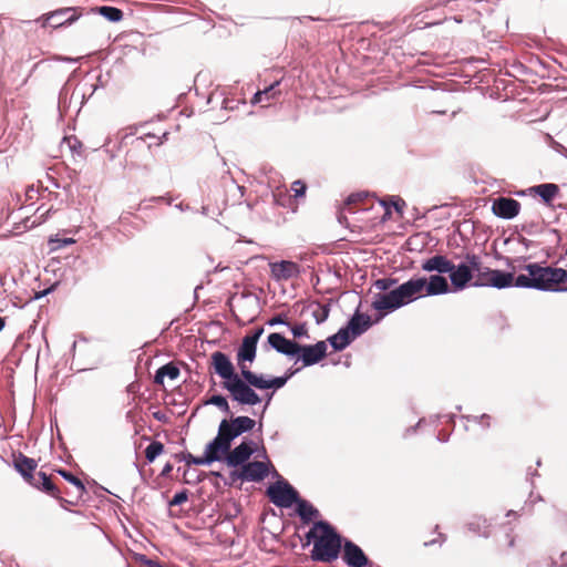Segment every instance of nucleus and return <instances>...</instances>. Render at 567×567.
<instances>
[{
	"instance_id": "1",
	"label": "nucleus",
	"mask_w": 567,
	"mask_h": 567,
	"mask_svg": "<svg viewBox=\"0 0 567 567\" xmlns=\"http://www.w3.org/2000/svg\"><path fill=\"white\" fill-rule=\"evenodd\" d=\"M208 369L210 373L217 374L223 380L221 388L228 392L234 402L250 406L261 402V398L255 389H280L289 378L300 370L298 368L290 371L286 377H277L270 380H267L262 374L245 371V380H243L230 358L221 351H215L210 354Z\"/></svg>"
},
{
	"instance_id": "2",
	"label": "nucleus",
	"mask_w": 567,
	"mask_h": 567,
	"mask_svg": "<svg viewBox=\"0 0 567 567\" xmlns=\"http://www.w3.org/2000/svg\"><path fill=\"white\" fill-rule=\"evenodd\" d=\"M306 538L313 544L310 555L313 561L332 563L339 557L342 537L328 522H315Z\"/></svg>"
},
{
	"instance_id": "3",
	"label": "nucleus",
	"mask_w": 567,
	"mask_h": 567,
	"mask_svg": "<svg viewBox=\"0 0 567 567\" xmlns=\"http://www.w3.org/2000/svg\"><path fill=\"white\" fill-rule=\"evenodd\" d=\"M524 269L534 277V289L544 291H560L567 288L560 285L567 284V271L563 268L543 267L537 262L528 264Z\"/></svg>"
},
{
	"instance_id": "4",
	"label": "nucleus",
	"mask_w": 567,
	"mask_h": 567,
	"mask_svg": "<svg viewBox=\"0 0 567 567\" xmlns=\"http://www.w3.org/2000/svg\"><path fill=\"white\" fill-rule=\"evenodd\" d=\"M465 258L476 271L474 286H491L498 289L513 286L514 274L483 267L481 258L474 254H467Z\"/></svg>"
},
{
	"instance_id": "5",
	"label": "nucleus",
	"mask_w": 567,
	"mask_h": 567,
	"mask_svg": "<svg viewBox=\"0 0 567 567\" xmlns=\"http://www.w3.org/2000/svg\"><path fill=\"white\" fill-rule=\"evenodd\" d=\"M267 496L278 507L288 508L299 499L298 492L285 481H278L267 488Z\"/></svg>"
},
{
	"instance_id": "6",
	"label": "nucleus",
	"mask_w": 567,
	"mask_h": 567,
	"mask_svg": "<svg viewBox=\"0 0 567 567\" xmlns=\"http://www.w3.org/2000/svg\"><path fill=\"white\" fill-rule=\"evenodd\" d=\"M226 424L218 427L217 436L206 446V452L209 455V460L220 461L224 456L230 452L233 439L226 432Z\"/></svg>"
},
{
	"instance_id": "7",
	"label": "nucleus",
	"mask_w": 567,
	"mask_h": 567,
	"mask_svg": "<svg viewBox=\"0 0 567 567\" xmlns=\"http://www.w3.org/2000/svg\"><path fill=\"white\" fill-rule=\"evenodd\" d=\"M327 343L326 341H318L315 344L302 346L298 343L299 359L302 362V367H310L319 363L327 357Z\"/></svg>"
},
{
	"instance_id": "8",
	"label": "nucleus",
	"mask_w": 567,
	"mask_h": 567,
	"mask_svg": "<svg viewBox=\"0 0 567 567\" xmlns=\"http://www.w3.org/2000/svg\"><path fill=\"white\" fill-rule=\"evenodd\" d=\"M404 306L398 287L385 293H377L372 308L381 312V317Z\"/></svg>"
},
{
	"instance_id": "9",
	"label": "nucleus",
	"mask_w": 567,
	"mask_h": 567,
	"mask_svg": "<svg viewBox=\"0 0 567 567\" xmlns=\"http://www.w3.org/2000/svg\"><path fill=\"white\" fill-rule=\"evenodd\" d=\"M257 355V343L250 341V339L243 338L241 344L239 346L236 353V361L239 368V377L245 380L246 372L251 371L250 367L247 364L252 363Z\"/></svg>"
},
{
	"instance_id": "10",
	"label": "nucleus",
	"mask_w": 567,
	"mask_h": 567,
	"mask_svg": "<svg viewBox=\"0 0 567 567\" xmlns=\"http://www.w3.org/2000/svg\"><path fill=\"white\" fill-rule=\"evenodd\" d=\"M425 277H413L398 287L404 306L425 297Z\"/></svg>"
},
{
	"instance_id": "11",
	"label": "nucleus",
	"mask_w": 567,
	"mask_h": 567,
	"mask_svg": "<svg viewBox=\"0 0 567 567\" xmlns=\"http://www.w3.org/2000/svg\"><path fill=\"white\" fill-rule=\"evenodd\" d=\"M474 272L476 271L468 261L467 264L454 265L453 270H450V280L453 291L465 289L474 278Z\"/></svg>"
},
{
	"instance_id": "12",
	"label": "nucleus",
	"mask_w": 567,
	"mask_h": 567,
	"mask_svg": "<svg viewBox=\"0 0 567 567\" xmlns=\"http://www.w3.org/2000/svg\"><path fill=\"white\" fill-rule=\"evenodd\" d=\"M492 212L503 219H513L520 212V203L511 197H497L493 200Z\"/></svg>"
},
{
	"instance_id": "13",
	"label": "nucleus",
	"mask_w": 567,
	"mask_h": 567,
	"mask_svg": "<svg viewBox=\"0 0 567 567\" xmlns=\"http://www.w3.org/2000/svg\"><path fill=\"white\" fill-rule=\"evenodd\" d=\"M269 473L268 464L260 461L249 462L243 465L238 477L243 481L259 482Z\"/></svg>"
},
{
	"instance_id": "14",
	"label": "nucleus",
	"mask_w": 567,
	"mask_h": 567,
	"mask_svg": "<svg viewBox=\"0 0 567 567\" xmlns=\"http://www.w3.org/2000/svg\"><path fill=\"white\" fill-rule=\"evenodd\" d=\"M342 558L349 567H365L369 563L363 550L351 540H346L343 544Z\"/></svg>"
},
{
	"instance_id": "15",
	"label": "nucleus",
	"mask_w": 567,
	"mask_h": 567,
	"mask_svg": "<svg viewBox=\"0 0 567 567\" xmlns=\"http://www.w3.org/2000/svg\"><path fill=\"white\" fill-rule=\"evenodd\" d=\"M227 425L226 432L234 440L240 434L251 431L256 424L255 420L249 416H237L231 419L230 421L223 420L220 425Z\"/></svg>"
},
{
	"instance_id": "16",
	"label": "nucleus",
	"mask_w": 567,
	"mask_h": 567,
	"mask_svg": "<svg viewBox=\"0 0 567 567\" xmlns=\"http://www.w3.org/2000/svg\"><path fill=\"white\" fill-rule=\"evenodd\" d=\"M268 343L277 352L285 355L293 357L298 353V342L287 339L280 333H270L268 336Z\"/></svg>"
},
{
	"instance_id": "17",
	"label": "nucleus",
	"mask_w": 567,
	"mask_h": 567,
	"mask_svg": "<svg viewBox=\"0 0 567 567\" xmlns=\"http://www.w3.org/2000/svg\"><path fill=\"white\" fill-rule=\"evenodd\" d=\"M270 271L271 276L275 280L281 281V280H288L293 277H297L299 274V266L298 264L289 260H282L279 262H271L270 264Z\"/></svg>"
},
{
	"instance_id": "18",
	"label": "nucleus",
	"mask_w": 567,
	"mask_h": 567,
	"mask_svg": "<svg viewBox=\"0 0 567 567\" xmlns=\"http://www.w3.org/2000/svg\"><path fill=\"white\" fill-rule=\"evenodd\" d=\"M421 268L429 272L436 271L437 275L450 274V270L454 268V264L443 255H434L423 261Z\"/></svg>"
},
{
	"instance_id": "19",
	"label": "nucleus",
	"mask_w": 567,
	"mask_h": 567,
	"mask_svg": "<svg viewBox=\"0 0 567 567\" xmlns=\"http://www.w3.org/2000/svg\"><path fill=\"white\" fill-rule=\"evenodd\" d=\"M25 481L35 488L41 489L51 496H56L58 487L52 483L50 476H48L44 472L34 471L30 476L25 478Z\"/></svg>"
},
{
	"instance_id": "20",
	"label": "nucleus",
	"mask_w": 567,
	"mask_h": 567,
	"mask_svg": "<svg viewBox=\"0 0 567 567\" xmlns=\"http://www.w3.org/2000/svg\"><path fill=\"white\" fill-rule=\"evenodd\" d=\"M252 453V447L248 443L243 442L227 454L226 462L233 467L244 465L250 458Z\"/></svg>"
},
{
	"instance_id": "21",
	"label": "nucleus",
	"mask_w": 567,
	"mask_h": 567,
	"mask_svg": "<svg viewBox=\"0 0 567 567\" xmlns=\"http://www.w3.org/2000/svg\"><path fill=\"white\" fill-rule=\"evenodd\" d=\"M425 286L426 296L444 295L451 291L447 279L441 275H432L429 279L425 278Z\"/></svg>"
},
{
	"instance_id": "22",
	"label": "nucleus",
	"mask_w": 567,
	"mask_h": 567,
	"mask_svg": "<svg viewBox=\"0 0 567 567\" xmlns=\"http://www.w3.org/2000/svg\"><path fill=\"white\" fill-rule=\"evenodd\" d=\"M370 326L371 318L368 315L355 312L349 320L347 329H349L352 337L355 338L367 331Z\"/></svg>"
},
{
	"instance_id": "23",
	"label": "nucleus",
	"mask_w": 567,
	"mask_h": 567,
	"mask_svg": "<svg viewBox=\"0 0 567 567\" xmlns=\"http://www.w3.org/2000/svg\"><path fill=\"white\" fill-rule=\"evenodd\" d=\"M71 21V16H69V9H61L56 10L54 12H51L50 14L45 16L42 20V25L44 28H59L68 22Z\"/></svg>"
},
{
	"instance_id": "24",
	"label": "nucleus",
	"mask_w": 567,
	"mask_h": 567,
	"mask_svg": "<svg viewBox=\"0 0 567 567\" xmlns=\"http://www.w3.org/2000/svg\"><path fill=\"white\" fill-rule=\"evenodd\" d=\"M297 514L305 524H309L320 516L319 511L306 499L299 498L297 501Z\"/></svg>"
},
{
	"instance_id": "25",
	"label": "nucleus",
	"mask_w": 567,
	"mask_h": 567,
	"mask_svg": "<svg viewBox=\"0 0 567 567\" xmlns=\"http://www.w3.org/2000/svg\"><path fill=\"white\" fill-rule=\"evenodd\" d=\"M279 82H275L264 90H259L252 97V103H265L264 106L270 105V102L280 95V91L277 90Z\"/></svg>"
},
{
	"instance_id": "26",
	"label": "nucleus",
	"mask_w": 567,
	"mask_h": 567,
	"mask_svg": "<svg viewBox=\"0 0 567 567\" xmlns=\"http://www.w3.org/2000/svg\"><path fill=\"white\" fill-rule=\"evenodd\" d=\"M179 374H181V371H179L178 367H176L174 363L169 362L167 364H164L156 371L155 377H154V383L163 385L165 378H168L171 380H176L179 377Z\"/></svg>"
},
{
	"instance_id": "27",
	"label": "nucleus",
	"mask_w": 567,
	"mask_h": 567,
	"mask_svg": "<svg viewBox=\"0 0 567 567\" xmlns=\"http://www.w3.org/2000/svg\"><path fill=\"white\" fill-rule=\"evenodd\" d=\"M354 339L349 329L342 328L336 334L328 338V341L336 351L343 350Z\"/></svg>"
},
{
	"instance_id": "28",
	"label": "nucleus",
	"mask_w": 567,
	"mask_h": 567,
	"mask_svg": "<svg viewBox=\"0 0 567 567\" xmlns=\"http://www.w3.org/2000/svg\"><path fill=\"white\" fill-rule=\"evenodd\" d=\"M532 190L537 194L544 203L549 205L559 193V187L556 184L546 183L534 186Z\"/></svg>"
},
{
	"instance_id": "29",
	"label": "nucleus",
	"mask_w": 567,
	"mask_h": 567,
	"mask_svg": "<svg viewBox=\"0 0 567 567\" xmlns=\"http://www.w3.org/2000/svg\"><path fill=\"white\" fill-rule=\"evenodd\" d=\"M14 466L18 470L19 473L23 476L25 480L28 476H30L37 468V462L33 458L27 457L23 454H20L14 458Z\"/></svg>"
},
{
	"instance_id": "30",
	"label": "nucleus",
	"mask_w": 567,
	"mask_h": 567,
	"mask_svg": "<svg viewBox=\"0 0 567 567\" xmlns=\"http://www.w3.org/2000/svg\"><path fill=\"white\" fill-rule=\"evenodd\" d=\"M96 11L111 22H118L123 19V11L115 7L102 6Z\"/></svg>"
},
{
	"instance_id": "31",
	"label": "nucleus",
	"mask_w": 567,
	"mask_h": 567,
	"mask_svg": "<svg viewBox=\"0 0 567 567\" xmlns=\"http://www.w3.org/2000/svg\"><path fill=\"white\" fill-rule=\"evenodd\" d=\"M368 198V194L365 193H354V194H351L346 203H344V207L343 209L344 210H348L350 213H353L354 212V208L363 203L365 199Z\"/></svg>"
},
{
	"instance_id": "32",
	"label": "nucleus",
	"mask_w": 567,
	"mask_h": 567,
	"mask_svg": "<svg viewBox=\"0 0 567 567\" xmlns=\"http://www.w3.org/2000/svg\"><path fill=\"white\" fill-rule=\"evenodd\" d=\"M164 451V444L159 441H153L146 449H145V457L148 462H154V460L162 454Z\"/></svg>"
},
{
	"instance_id": "33",
	"label": "nucleus",
	"mask_w": 567,
	"mask_h": 567,
	"mask_svg": "<svg viewBox=\"0 0 567 567\" xmlns=\"http://www.w3.org/2000/svg\"><path fill=\"white\" fill-rule=\"evenodd\" d=\"M183 460L187 463V465H190V464L205 465V464L213 463V460H209V455L206 451L203 456H194L190 453L183 454Z\"/></svg>"
},
{
	"instance_id": "34",
	"label": "nucleus",
	"mask_w": 567,
	"mask_h": 567,
	"mask_svg": "<svg viewBox=\"0 0 567 567\" xmlns=\"http://www.w3.org/2000/svg\"><path fill=\"white\" fill-rule=\"evenodd\" d=\"M48 245H49L50 251L52 252V251L59 250L62 247H66V246L71 245V238H68V237L61 238L59 235H55V236H52L49 238Z\"/></svg>"
},
{
	"instance_id": "35",
	"label": "nucleus",
	"mask_w": 567,
	"mask_h": 567,
	"mask_svg": "<svg viewBox=\"0 0 567 567\" xmlns=\"http://www.w3.org/2000/svg\"><path fill=\"white\" fill-rule=\"evenodd\" d=\"M206 403L217 406L225 413L230 412L229 403H228L227 399L220 394H215V395L210 396Z\"/></svg>"
},
{
	"instance_id": "36",
	"label": "nucleus",
	"mask_w": 567,
	"mask_h": 567,
	"mask_svg": "<svg viewBox=\"0 0 567 567\" xmlns=\"http://www.w3.org/2000/svg\"><path fill=\"white\" fill-rule=\"evenodd\" d=\"M513 285L516 287L534 289V277L530 276L528 272L527 275H519L516 278L514 277Z\"/></svg>"
},
{
	"instance_id": "37",
	"label": "nucleus",
	"mask_w": 567,
	"mask_h": 567,
	"mask_svg": "<svg viewBox=\"0 0 567 567\" xmlns=\"http://www.w3.org/2000/svg\"><path fill=\"white\" fill-rule=\"evenodd\" d=\"M290 330H291V333L295 339H300V338H308L309 337V333H308V326L306 322H300V323H296V324H292L290 326Z\"/></svg>"
},
{
	"instance_id": "38",
	"label": "nucleus",
	"mask_w": 567,
	"mask_h": 567,
	"mask_svg": "<svg viewBox=\"0 0 567 567\" xmlns=\"http://www.w3.org/2000/svg\"><path fill=\"white\" fill-rule=\"evenodd\" d=\"M396 279L394 278H381V279H378L375 282H374V286L377 289H379L380 291H390L392 290L391 288L396 284Z\"/></svg>"
},
{
	"instance_id": "39",
	"label": "nucleus",
	"mask_w": 567,
	"mask_h": 567,
	"mask_svg": "<svg viewBox=\"0 0 567 567\" xmlns=\"http://www.w3.org/2000/svg\"><path fill=\"white\" fill-rule=\"evenodd\" d=\"M329 315V308L327 306L317 305V308L312 311L317 323L323 322Z\"/></svg>"
},
{
	"instance_id": "40",
	"label": "nucleus",
	"mask_w": 567,
	"mask_h": 567,
	"mask_svg": "<svg viewBox=\"0 0 567 567\" xmlns=\"http://www.w3.org/2000/svg\"><path fill=\"white\" fill-rule=\"evenodd\" d=\"M291 190L293 192V196L296 198L302 197L306 194L307 185L302 181H300V179L295 181L291 184Z\"/></svg>"
},
{
	"instance_id": "41",
	"label": "nucleus",
	"mask_w": 567,
	"mask_h": 567,
	"mask_svg": "<svg viewBox=\"0 0 567 567\" xmlns=\"http://www.w3.org/2000/svg\"><path fill=\"white\" fill-rule=\"evenodd\" d=\"M188 499V493L186 489L179 492V493H176L173 498L169 501V505L171 506H177V505H181L183 503H185L186 501Z\"/></svg>"
},
{
	"instance_id": "42",
	"label": "nucleus",
	"mask_w": 567,
	"mask_h": 567,
	"mask_svg": "<svg viewBox=\"0 0 567 567\" xmlns=\"http://www.w3.org/2000/svg\"><path fill=\"white\" fill-rule=\"evenodd\" d=\"M274 198L276 200L277 204L281 205V206H286V200L290 202L291 198L290 196L287 194V190H282V189H277L275 193H274Z\"/></svg>"
},
{
	"instance_id": "43",
	"label": "nucleus",
	"mask_w": 567,
	"mask_h": 567,
	"mask_svg": "<svg viewBox=\"0 0 567 567\" xmlns=\"http://www.w3.org/2000/svg\"><path fill=\"white\" fill-rule=\"evenodd\" d=\"M269 326H276V324H287L290 326V323L287 321V318L284 315H277L268 320Z\"/></svg>"
},
{
	"instance_id": "44",
	"label": "nucleus",
	"mask_w": 567,
	"mask_h": 567,
	"mask_svg": "<svg viewBox=\"0 0 567 567\" xmlns=\"http://www.w3.org/2000/svg\"><path fill=\"white\" fill-rule=\"evenodd\" d=\"M264 333V328H258L250 332L249 334L245 336L246 339H250V341L258 343L261 334Z\"/></svg>"
},
{
	"instance_id": "45",
	"label": "nucleus",
	"mask_w": 567,
	"mask_h": 567,
	"mask_svg": "<svg viewBox=\"0 0 567 567\" xmlns=\"http://www.w3.org/2000/svg\"><path fill=\"white\" fill-rule=\"evenodd\" d=\"M73 487H75L78 489L79 497H82V494L85 493V487H84L83 483L81 482V480H79L74 475H73Z\"/></svg>"
},
{
	"instance_id": "46",
	"label": "nucleus",
	"mask_w": 567,
	"mask_h": 567,
	"mask_svg": "<svg viewBox=\"0 0 567 567\" xmlns=\"http://www.w3.org/2000/svg\"><path fill=\"white\" fill-rule=\"evenodd\" d=\"M393 206L398 213L402 214V209L405 206V203L403 199L399 198L396 202L393 203Z\"/></svg>"
},
{
	"instance_id": "47",
	"label": "nucleus",
	"mask_w": 567,
	"mask_h": 567,
	"mask_svg": "<svg viewBox=\"0 0 567 567\" xmlns=\"http://www.w3.org/2000/svg\"><path fill=\"white\" fill-rule=\"evenodd\" d=\"M66 91H62L61 95H60V109H65L66 107Z\"/></svg>"
},
{
	"instance_id": "48",
	"label": "nucleus",
	"mask_w": 567,
	"mask_h": 567,
	"mask_svg": "<svg viewBox=\"0 0 567 567\" xmlns=\"http://www.w3.org/2000/svg\"><path fill=\"white\" fill-rule=\"evenodd\" d=\"M56 472L62 475L66 481L71 482V471L66 470H56Z\"/></svg>"
},
{
	"instance_id": "49",
	"label": "nucleus",
	"mask_w": 567,
	"mask_h": 567,
	"mask_svg": "<svg viewBox=\"0 0 567 567\" xmlns=\"http://www.w3.org/2000/svg\"><path fill=\"white\" fill-rule=\"evenodd\" d=\"M81 147L82 143L80 141H75V138L73 137V152L80 153L79 150H81Z\"/></svg>"
},
{
	"instance_id": "50",
	"label": "nucleus",
	"mask_w": 567,
	"mask_h": 567,
	"mask_svg": "<svg viewBox=\"0 0 567 567\" xmlns=\"http://www.w3.org/2000/svg\"><path fill=\"white\" fill-rule=\"evenodd\" d=\"M561 558V566L567 567V551H564L560 556Z\"/></svg>"
},
{
	"instance_id": "51",
	"label": "nucleus",
	"mask_w": 567,
	"mask_h": 567,
	"mask_svg": "<svg viewBox=\"0 0 567 567\" xmlns=\"http://www.w3.org/2000/svg\"><path fill=\"white\" fill-rule=\"evenodd\" d=\"M172 470H173V466L169 463L166 464L165 467L163 468V475L168 474Z\"/></svg>"
},
{
	"instance_id": "52",
	"label": "nucleus",
	"mask_w": 567,
	"mask_h": 567,
	"mask_svg": "<svg viewBox=\"0 0 567 567\" xmlns=\"http://www.w3.org/2000/svg\"><path fill=\"white\" fill-rule=\"evenodd\" d=\"M58 440L60 441V446L64 449V451L66 452V447H65V444L64 442L62 441V436L60 434V432L58 431Z\"/></svg>"
},
{
	"instance_id": "53",
	"label": "nucleus",
	"mask_w": 567,
	"mask_h": 567,
	"mask_svg": "<svg viewBox=\"0 0 567 567\" xmlns=\"http://www.w3.org/2000/svg\"><path fill=\"white\" fill-rule=\"evenodd\" d=\"M6 326V319L0 317V331L4 328Z\"/></svg>"
},
{
	"instance_id": "54",
	"label": "nucleus",
	"mask_w": 567,
	"mask_h": 567,
	"mask_svg": "<svg viewBox=\"0 0 567 567\" xmlns=\"http://www.w3.org/2000/svg\"><path fill=\"white\" fill-rule=\"evenodd\" d=\"M72 19H73V21H75L78 19L76 8H73Z\"/></svg>"
},
{
	"instance_id": "55",
	"label": "nucleus",
	"mask_w": 567,
	"mask_h": 567,
	"mask_svg": "<svg viewBox=\"0 0 567 567\" xmlns=\"http://www.w3.org/2000/svg\"><path fill=\"white\" fill-rule=\"evenodd\" d=\"M86 495V497H90V494H87V492L85 491V493L82 494V496ZM82 502H85L86 498L84 497H79Z\"/></svg>"
},
{
	"instance_id": "56",
	"label": "nucleus",
	"mask_w": 567,
	"mask_h": 567,
	"mask_svg": "<svg viewBox=\"0 0 567 567\" xmlns=\"http://www.w3.org/2000/svg\"><path fill=\"white\" fill-rule=\"evenodd\" d=\"M68 503H69V502H68V499H63L62 506H63L65 509H68V507H66V505H65V504H68Z\"/></svg>"
},
{
	"instance_id": "57",
	"label": "nucleus",
	"mask_w": 567,
	"mask_h": 567,
	"mask_svg": "<svg viewBox=\"0 0 567 567\" xmlns=\"http://www.w3.org/2000/svg\"><path fill=\"white\" fill-rule=\"evenodd\" d=\"M514 543H515V540H514V538H512V539L509 540V546H514Z\"/></svg>"
}]
</instances>
